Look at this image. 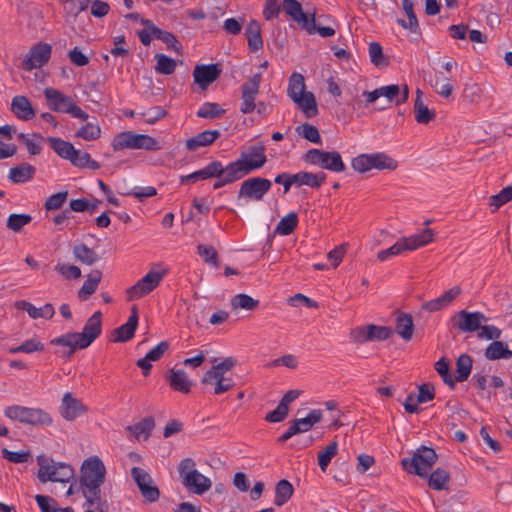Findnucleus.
<instances>
[{
	"mask_svg": "<svg viewBox=\"0 0 512 512\" xmlns=\"http://www.w3.org/2000/svg\"><path fill=\"white\" fill-rule=\"evenodd\" d=\"M106 468L98 456L87 458L80 469V488L85 498L84 506L93 507L99 500L101 486L105 482Z\"/></svg>",
	"mask_w": 512,
	"mask_h": 512,
	"instance_id": "1",
	"label": "nucleus"
},
{
	"mask_svg": "<svg viewBox=\"0 0 512 512\" xmlns=\"http://www.w3.org/2000/svg\"><path fill=\"white\" fill-rule=\"evenodd\" d=\"M305 89L304 76L293 72L288 80L287 94L307 118H313L318 115L316 99L312 92Z\"/></svg>",
	"mask_w": 512,
	"mask_h": 512,
	"instance_id": "2",
	"label": "nucleus"
},
{
	"mask_svg": "<svg viewBox=\"0 0 512 512\" xmlns=\"http://www.w3.org/2000/svg\"><path fill=\"white\" fill-rule=\"evenodd\" d=\"M177 471L182 485L192 494L203 495L212 487L211 479L197 470L196 462L190 457L184 458L179 462Z\"/></svg>",
	"mask_w": 512,
	"mask_h": 512,
	"instance_id": "3",
	"label": "nucleus"
},
{
	"mask_svg": "<svg viewBox=\"0 0 512 512\" xmlns=\"http://www.w3.org/2000/svg\"><path fill=\"white\" fill-rule=\"evenodd\" d=\"M4 414L11 420L31 426H49L53 423L51 415L41 408L12 405L5 409Z\"/></svg>",
	"mask_w": 512,
	"mask_h": 512,
	"instance_id": "4",
	"label": "nucleus"
},
{
	"mask_svg": "<svg viewBox=\"0 0 512 512\" xmlns=\"http://www.w3.org/2000/svg\"><path fill=\"white\" fill-rule=\"evenodd\" d=\"M352 168L359 172L365 173L372 169L394 171L398 167L395 159L384 152L371 154H360L351 161Z\"/></svg>",
	"mask_w": 512,
	"mask_h": 512,
	"instance_id": "5",
	"label": "nucleus"
},
{
	"mask_svg": "<svg viewBox=\"0 0 512 512\" xmlns=\"http://www.w3.org/2000/svg\"><path fill=\"white\" fill-rule=\"evenodd\" d=\"M44 96L50 109L55 112L67 113L83 121L89 118V115L76 105L69 96L64 95L57 89L46 88L44 90Z\"/></svg>",
	"mask_w": 512,
	"mask_h": 512,
	"instance_id": "6",
	"label": "nucleus"
},
{
	"mask_svg": "<svg viewBox=\"0 0 512 512\" xmlns=\"http://www.w3.org/2000/svg\"><path fill=\"white\" fill-rule=\"evenodd\" d=\"M303 160L321 169L340 173L345 171L346 166L342 157L337 151H325L320 149H309L304 155Z\"/></svg>",
	"mask_w": 512,
	"mask_h": 512,
	"instance_id": "7",
	"label": "nucleus"
},
{
	"mask_svg": "<svg viewBox=\"0 0 512 512\" xmlns=\"http://www.w3.org/2000/svg\"><path fill=\"white\" fill-rule=\"evenodd\" d=\"M436 461V452L432 448L422 446L417 449L411 459L404 458L402 460V466L408 473H415L420 477H427L428 471L431 470Z\"/></svg>",
	"mask_w": 512,
	"mask_h": 512,
	"instance_id": "8",
	"label": "nucleus"
},
{
	"mask_svg": "<svg viewBox=\"0 0 512 512\" xmlns=\"http://www.w3.org/2000/svg\"><path fill=\"white\" fill-rule=\"evenodd\" d=\"M156 140L145 134H136L131 131L121 132L113 139L112 146L115 151L130 149H154Z\"/></svg>",
	"mask_w": 512,
	"mask_h": 512,
	"instance_id": "9",
	"label": "nucleus"
},
{
	"mask_svg": "<svg viewBox=\"0 0 512 512\" xmlns=\"http://www.w3.org/2000/svg\"><path fill=\"white\" fill-rule=\"evenodd\" d=\"M487 321L488 318L480 311L460 310L450 318L452 327L463 333L476 332Z\"/></svg>",
	"mask_w": 512,
	"mask_h": 512,
	"instance_id": "10",
	"label": "nucleus"
},
{
	"mask_svg": "<svg viewBox=\"0 0 512 512\" xmlns=\"http://www.w3.org/2000/svg\"><path fill=\"white\" fill-rule=\"evenodd\" d=\"M272 182L261 177H252L244 180L240 186L238 197L251 201H261L271 189Z\"/></svg>",
	"mask_w": 512,
	"mask_h": 512,
	"instance_id": "11",
	"label": "nucleus"
},
{
	"mask_svg": "<svg viewBox=\"0 0 512 512\" xmlns=\"http://www.w3.org/2000/svg\"><path fill=\"white\" fill-rule=\"evenodd\" d=\"M262 75L255 73L241 86L240 111L243 114L252 113L256 109L255 99L259 94Z\"/></svg>",
	"mask_w": 512,
	"mask_h": 512,
	"instance_id": "12",
	"label": "nucleus"
},
{
	"mask_svg": "<svg viewBox=\"0 0 512 512\" xmlns=\"http://www.w3.org/2000/svg\"><path fill=\"white\" fill-rule=\"evenodd\" d=\"M160 284V270L152 269L126 291L128 301L140 299L152 292Z\"/></svg>",
	"mask_w": 512,
	"mask_h": 512,
	"instance_id": "13",
	"label": "nucleus"
},
{
	"mask_svg": "<svg viewBox=\"0 0 512 512\" xmlns=\"http://www.w3.org/2000/svg\"><path fill=\"white\" fill-rule=\"evenodd\" d=\"M52 48L47 43H38L34 45L22 63L25 71H31L44 66L51 57Z\"/></svg>",
	"mask_w": 512,
	"mask_h": 512,
	"instance_id": "14",
	"label": "nucleus"
},
{
	"mask_svg": "<svg viewBox=\"0 0 512 512\" xmlns=\"http://www.w3.org/2000/svg\"><path fill=\"white\" fill-rule=\"evenodd\" d=\"M131 476L136 482L142 496L149 502H154L158 499L160 491L157 486L152 485L150 475L140 467H133L131 469Z\"/></svg>",
	"mask_w": 512,
	"mask_h": 512,
	"instance_id": "15",
	"label": "nucleus"
},
{
	"mask_svg": "<svg viewBox=\"0 0 512 512\" xmlns=\"http://www.w3.org/2000/svg\"><path fill=\"white\" fill-rule=\"evenodd\" d=\"M51 345L60 347L55 351L61 358L69 359L77 349H85L78 338L77 332H68L50 341Z\"/></svg>",
	"mask_w": 512,
	"mask_h": 512,
	"instance_id": "16",
	"label": "nucleus"
},
{
	"mask_svg": "<svg viewBox=\"0 0 512 512\" xmlns=\"http://www.w3.org/2000/svg\"><path fill=\"white\" fill-rule=\"evenodd\" d=\"M102 332V313L96 311L86 321L82 332L78 333V338L81 341L84 348L89 347L101 334Z\"/></svg>",
	"mask_w": 512,
	"mask_h": 512,
	"instance_id": "17",
	"label": "nucleus"
},
{
	"mask_svg": "<svg viewBox=\"0 0 512 512\" xmlns=\"http://www.w3.org/2000/svg\"><path fill=\"white\" fill-rule=\"evenodd\" d=\"M87 410V406H85L81 400L74 397L71 392H66L63 395L60 405V414L65 420L73 421L86 413Z\"/></svg>",
	"mask_w": 512,
	"mask_h": 512,
	"instance_id": "18",
	"label": "nucleus"
},
{
	"mask_svg": "<svg viewBox=\"0 0 512 512\" xmlns=\"http://www.w3.org/2000/svg\"><path fill=\"white\" fill-rule=\"evenodd\" d=\"M222 69L219 64H200L196 65L193 71V78L201 89L205 90L207 87L216 81Z\"/></svg>",
	"mask_w": 512,
	"mask_h": 512,
	"instance_id": "19",
	"label": "nucleus"
},
{
	"mask_svg": "<svg viewBox=\"0 0 512 512\" xmlns=\"http://www.w3.org/2000/svg\"><path fill=\"white\" fill-rule=\"evenodd\" d=\"M138 309L136 306L131 308V315L127 322L118 328H115L112 332L113 342H127L132 339L135 335V331L138 325Z\"/></svg>",
	"mask_w": 512,
	"mask_h": 512,
	"instance_id": "20",
	"label": "nucleus"
},
{
	"mask_svg": "<svg viewBox=\"0 0 512 512\" xmlns=\"http://www.w3.org/2000/svg\"><path fill=\"white\" fill-rule=\"evenodd\" d=\"M222 172V164L219 161L210 162L204 168L195 171L189 175L181 177L182 184L196 183L201 180L213 178Z\"/></svg>",
	"mask_w": 512,
	"mask_h": 512,
	"instance_id": "21",
	"label": "nucleus"
},
{
	"mask_svg": "<svg viewBox=\"0 0 512 512\" xmlns=\"http://www.w3.org/2000/svg\"><path fill=\"white\" fill-rule=\"evenodd\" d=\"M264 147H252L249 153H242L240 160L245 167L246 172H250L261 168L267 161L266 155L264 154Z\"/></svg>",
	"mask_w": 512,
	"mask_h": 512,
	"instance_id": "22",
	"label": "nucleus"
},
{
	"mask_svg": "<svg viewBox=\"0 0 512 512\" xmlns=\"http://www.w3.org/2000/svg\"><path fill=\"white\" fill-rule=\"evenodd\" d=\"M221 133L219 130H205L197 135L189 138L185 147L188 151L194 152L197 151L201 147L210 146L215 140L220 137Z\"/></svg>",
	"mask_w": 512,
	"mask_h": 512,
	"instance_id": "23",
	"label": "nucleus"
},
{
	"mask_svg": "<svg viewBox=\"0 0 512 512\" xmlns=\"http://www.w3.org/2000/svg\"><path fill=\"white\" fill-rule=\"evenodd\" d=\"M167 381L171 388L177 392L188 394L191 391L192 382L184 370L170 369L167 373Z\"/></svg>",
	"mask_w": 512,
	"mask_h": 512,
	"instance_id": "24",
	"label": "nucleus"
},
{
	"mask_svg": "<svg viewBox=\"0 0 512 512\" xmlns=\"http://www.w3.org/2000/svg\"><path fill=\"white\" fill-rule=\"evenodd\" d=\"M15 306L17 309L26 311L32 319H52L55 314L54 306L51 303H46L43 307L37 308L26 300H20L16 302Z\"/></svg>",
	"mask_w": 512,
	"mask_h": 512,
	"instance_id": "25",
	"label": "nucleus"
},
{
	"mask_svg": "<svg viewBox=\"0 0 512 512\" xmlns=\"http://www.w3.org/2000/svg\"><path fill=\"white\" fill-rule=\"evenodd\" d=\"M326 178L327 176L324 172L311 173L301 171L293 174L291 182H294L297 186L306 185L318 189L326 181Z\"/></svg>",
	"mask_w": 512,
	"mask_h": 512,
	"instance_id": "26",
	"label": "nucleus"
},
{
	"mask_svg": "<svg viewBox=\"0 0 512 512\" xmlns=\"http://www.w3.org/2000/svg\"><path fill=\"white\" fill-rule=\"evenodd\" d=\"M434 232L432 229H425L419 234L412 235L410 237L401 238L402 245L405 251H414L420 247H423L433 241Z\"/></svg>",
	"mask_w": 512,
	"mask_h": 512,
	"instance_id": "27",
	"label": "nucleus"
},
{
	"mask_svg": "<svg viewBox=\"0 0 512 512\" xmlns=\"http://www.w3.org/2000/svg\"><path fill=\"white\" fill-rule=\"evenodd\" d=\"M11 111L20 120H30L35 116V111L25 96H15L11 102Z\"/></svg>",
	"mask_w": 512,
	"mask_h": 512,
	"instance_id": "28",
	"label": "nucleus"
},
{
	"mask_svg": "<svg viewBox=\"0 0 512 512\" xmlns=\"http://www.w3.org/2000/svg\"><path fill=\"white\" fill-rule=\"evenodd\" d=\"M423 92L420 89L416 91V98L414 102V115L415 120L419 124H428L430 121L434 120L436 114L434 110L429 109L422 101Z\"/></svg>",
	"mask_w": 512,
	"mask_h": 512,
	"instance_id": "29",
	"label": "nucleus"
},
{
	"mask_svg": "<svg viewBox=\"0 0 512 512\" xmlns=\"http://www.w3.org/2000/svg\"><path fill=\"white\" fill-rule=\"evenodd\" d=\"M36 173V168L27 162H23L9 171L8 179L15 183H26L30 181Z\"/></svg>",
	"mask_w": 512,
	"mask_h": 512,
	"instance_id": "30",
	"label": "nucleus"
},
{
	"mask_svg": "<svg viewBox=\"0 0 512 512\" xmlns=\"http://www.w3.org/2000/svg\"><path fill=\"white\" fill-rule=\"evenodd\" d=\"M102 279V272L98 269L92 270L78 291V298L81 301L87 300L96 290Z\"/></svg>",
	"mask_w": 512,
	"mask_h": 512,
	"instance_id": "31",
	"label": "nucleus"
},
{
	"mask_svg": "<svg viewBox=\"0 0 512 512\" xmlns=\"http://www.w3.org/2000/svg\"><path fill=\"white\" fill-rule=\"evenodd\" d=\"M74 258L81 264L88 266L94 265L100 260V256L93 249L89 248L86 244L80 243L74 245L72 249Z\"/></svg>",
	"mask_w": 512,
	"mask_h": 512,
	"instance_id": "32",
	"label": "nucleus"
},
{
	"mask_svg": "<svg viewBox=\"0 0 512 512\" xmlns=\"http://www.w3.org/2000/svg\"><path fill=\"white\" fill-rule=\"evenodd\" d=\"M395 331L403 340H411L414 331L412 316L404 312L398 313L396 318Z\"/></svg>",
	"mask_w": 512,
	"mask_h": 512,
	"instance_id": "33",
	"label": "nucleus"
},
{
	"mask_svg": "<svg viewBox=\"0 0 512 512\" xmlns=\"http://www.w3.org/2000/svg\"><path fill=\"white\" fill-rule=\"evenodd\" d=\"M155 427V420L152 417H146L134 425L126 427V430L135 437V439L146 440L152 429Z\"/></svg>",
	"mask_w": 512,
	"mask_h": 512,
	"instance_id": "34",
	"label": "nucleus"
},
{
	"mask_svg": "<svg viewBox=\"0 0 512 512\" xmlns=\"http://www.w3.org/2000/svg\"><path fill=\"white\" fill-rule=\"evenodd\" d=\"M246 37L249 49L253 52L260 50L263 47V40L261 36V26L256 20H251L246 29Z\"/></svg>",
	"mask_w": 512,
	"mask_h": 512,
	"instance_id": "35",
	"label": "nucleus"
},
{
	"mask_svg": "<svg viewBox=\"0 0 512 512\" xmlns=\"http://www.w3.org/2000/svg\"><path fill=\"white\" fill-rule=\"evenodd\" d=\"M282 6L284 11L292 17L294 21L301 23L304 28V25H306L310 19V14L303 12L300 2L297 0H284Z\"/></svg>",
	"mask_w": 512,
	"mask_h": 512,
	"instance_id": "36",
	"label": "nucleus"
},
{
	"mask_svg": "<svg viewBox=\"0 0 512 512\" xmlns=\"http://www.w3.org/2000/svg\"><path fill=\"white\" fill-rule=\"evenodd\" d=\"M484 355L488 360L509 359L512 357V351L506 343L495 340L487 346Z\"/></svg>",
	"mask_w": 512,
	"mask_h": 512,
	"instance_id": "37",
	"label": "nucleus"
},
{
	"mask_svg": "<svg viewBox=\"0 0 512 512\" xmlns=\"http://www.w3.org/2000/svg\"><path fill=\"white\" fill-rule=\"evenodd\" d=\"M247 174L248 173L246 172L245 167L239 158L235 162L228 164L225 168L222 166V172H220L219 175H216L215 177H224L226 182L233 183Z\"/></svg>",
	"mask_w": 512,
	"mask_h": 512,
	"instance_id": "38",
	"label": "nucleus"
},
{
	"mask_svg": "<svg viewBox=\"0 0 512 512\" xmlns=\"http://www.w3.org/2000/svg\"><path fill=\"white\" fill-rule=\"evenodd\" d=\"M402 6L408 17V21L398 19L397 23L404 29H408L411 33H420L418 20L413 9V2L411 0H403Z\"/></svg>",
	"mask_w": 512,
	"mask_h": 512,
	"instance_id": "39",
	"label": "nucleus"
},
{
	"mask_svg": "<svg viewBox=\"0 0 512 512\" xmlns=\"http://www.w3.org/2000/svg\"><path fill=\"white\" fill-rule=\"evenodd\" d=\"M47 141L49 142L51 149L65 160H69L72 154L75 153V147L68 141L58 137H48Z\"/></svg>",
	"mask_w": 512,
	"mask_h": 512,
	"instance_id": "40",
	"label": "nucleus"
},
{
	"mask_svg": "<svg viewBox=\"0 0 512 512\" xmlns=\"http://www.w3.org/2000/svg\"><path fill=\"white\" fill-rule=\"evenodd\" d=\"M294 493L292 484L285 479L280 480L275 487L274 504L278 507L286 504Z\"/></svg>",
	"mask_w": 512,
	"mask_h": 512,
	"instance_id": "41",
	"label": "nucleus"
},
{
	"mask_svg": "<svg viewBox=\"0 0 512 512\" xmlns=\"http://www.w3.org/2000/svg\"><path fill=\"white\" fill-rule=\"evenodd\" d=\"M473 359L470 355L461 354L456 360V382H463L468 379L472 369Z\"/></svg>",
	"mask_w": 512,
	"mask_h": 512,
	"instance_id": "42",
	"label": "nucleus"
},
{
	"mask_svg": "<svg viewBox=\"0 0 512 512\" xmlns=\"http://www.w3.org/2000/svg\"><path fill=\"white\" fill-rule=\"evenodd\" d=\"M69 161L73 166L78 168H89L91 170L100 168V164L93 160L89 153L77 149H75V153L72 154Z\"/></svg>",
	"mask_w": 512,
	"mask_h": 512,
	"instance_id": "43",
	"label": "nucleus"
},
{
	"mask_svg": "<svg viewBox=\"0 0 512 512\" xmlns=\"http://www.w3.org/2000/svg\"><path fill=\"white\" fill-rule=\"evenodd\" d=\"M449 480V472L445 469L437 468L428 477V485L434 490H447V484Z\"/></svg>",
	"mask_w": 512,
	"mask_h": 512,
	"instance_id": "44",
	"label": "nucleus"
},
{
	"mask_svg": "<svg viewBox=\"0 0 512 512\" xmlns=\"http://www.w3.org/2000/svg\"><path fill=\"white\" fill-rule=\"evenodd\" d=\"M18 139L22 141L31 155H38L42 151L43 136L37 133L27 135L20 133Z\"/></svg>",
	"mask_w": 512,
	"mask_h": 512,
	"instance_id": "45",
	"label": "nucleus"
},
{
	"mask_svg": "<svg viewBox=\"0 0 512 512\" xmlns=\"http://www.w3.org/2000/svg\"><path fill=\"white\" fill-rule=\"evenodd\" d=\"M322 419V411L318 409L311 410L309 414L300 419H295L293 423L298 426L300 433L309 431L315 424Z\"/></svg>",
	"mask_w": 512,
	"mask_h": 512,
	"instance_id": "46",
	"label": "nucleus"
},
{
	"mask_svg": "<svg viewBox=\"0 0 512 512\" xmlns=\"http://www.w3.org/2000/svg\"><path fill=\"white\" fill-rule=\"evenodd\" d=\"M44 350V344L37 338H31L24 341L21 345L9 348V353H26L41 352Z\"/></svg>",
	"mask_w": 512,
	"mask_h": 512,
	"instance_id": "47",
	"label": "nucleus"
},
{
	"mask_svg": "<svg viewBox=\"0 0 512 512\" xmlns=\"http://www.w3.org/2000/svg\"><path fill=\"white\" fill-rule=\"evenodd\" d=\"M259 305V300L253 299L251 296L240 293L231 299V306L233 309H244L247 311L255 310Z\"/></svg>",
	"mask_w": 512,
	"mask_h": 512,
	"instance_id": "48",
	"label": "nucleus"
},
{
	"mask_svg": "<svg viewBox=\"0 0 512 512\" xmlns=\"http://www.w3.org/2000/svg\"><path fill=\"white\" fill-rule=\"evenodd\" d=\"M298 224V215L291 212L283 217L276 226L275 231L280 235H290Z\"/></svg>",
	"mask_w": 512,
	"mask_h": 512,
	"instance_id": "49",
	"label": "nucleus"
},
{
	"mask_svg": "<svg viewBox=\"0 0 512 512\" xmlns=\"http://www.w3.org/2000/svg\"><path fill=\"white\" fill-rule=\"evenodd\" d=\"M225 114V110L217 103L205 102L197 111V116L204 119H216Z\"/></svg>",
	"mask_w": 512,
	"mask_h": 512,
	"instance_id": "50",
	"label": "nucleus"
},
{
	"mask_svg": "<svg viewBox=\"0 0 512 512\" xmlns=\"http://www.w3.org/2000/svg\"><path fill=\"white\" fill-rule=\"evenodd\" d=\"M160 359V344H157L153 349H151L144 358L139 359L136 362V365L142 369L143 375L146 377L150 374L151 370V361H157Z\"/></svg>",
	"mask_w": 512,
	"mask_h": 512,
	"instance_id": "51",
	"label": "nucleus"
},
{
	"mask_svg": "<svg viewBox=\"0 0 512 512\" xmlns=\"http://www.w3.org/2000/svg\"><path fill=\"white\" fill-rule=\"evenodd\" d=\"M371 62L376 67H386L389 64L388 59L383 54L382 46L378 42H371L368 48Z\"/></svg>",
	"mask_w": 512,
	"mask_h": 512,
	"instance_id": "52",
	"label": "nucleus"
},
{
	"mask_svg": "<svg viewBox=\"0 0 512 512\" xmlns=\"http://www.w3.org/2000/svg\"><path fill=\"white\" fill-rule=\"evenodd\" d=\"M101 135V129L97 123L88 122L76 132L75 136L86 141H94Z\"/></svg>",
	"mask_w": 512,
	"mask_h": 512,
	"instance_id": "53",
	"label": "nucleus"
},
{
	"mask_svg": "<svg viewBox=\"0 0 512 512\" xmlns=\"http://www.w3.org/2000/svg\"><path fill=\"white\" fill-rule=\"evenodd\" d=\"M338 444L336 441L331 442L322 452L318 455V465L322 471H325L330 464L333 457L337 455Z\"/></svg>",
	"mask_w": 512,
	"mask_h": 512,
	"instance_id": "54",
	"label": "nucleus"
},
{
	"mask_svg": "<svg viewBox=\"0 0 512 512\" xmlns=\"http://www.w3.org/2000/svg\"><path fill=\"white\" fill-rule=\"evenodd\" d=\"M315 16H316L315 13L310 14V19L306 23V25H304V29L309 34L318 33L323 38H328V37L333 36L335 34V30L332 27L317 26Z\"/></svg>",
	"mask_w": 512,
	"mask_h": 512,
	"instance_id": "55",
	"label": "nucleus"
},
{
	"mask_svg": "<svg viewBox=\"0 0 512 512\" xmlns=\"http://www.w3.org/2000/svg\"><path fill=\"white\" fill-rule=\"evenodd\" d=\"M296 130L299 133V135H301L306 140L315 144L322 143L320 133L317 127H315L314 125L309 123H303L301 126H298Z\"/></svg>",
	"mask_w": 512,
	"mask_h": 512,
	"instance_id": "56",
	"label": "nucleus"
},
{
	"mask_svg": "<svg viewBox=\"0 0 512 512\" xmlns=\"http://www.w3.org/2000/svg\"><path fill=\"white\" fill-rule=\"evenodd\" d=\"M74 475L72 467L65 463H57L52 474V482H68Z\"/></svg>",
	"mask_w": 512,
	"mask_h": 512,
	"instance_id": "57",
	"label": "nucleus"
},
{
	"mask_svg": "<svg viewBox=\"0 0 512 512\" xmlns=\"http://www.w3.org/2000/svg\"><path fill=\"white\" fill-rule=\"evenodd\" d=\"M512 200V185L503 188L498 194L489 198V205L494 207V211Z\"/></svg>",
	"mask_w": 512,
	"mask_h": 512,
	"instance_id": "58",
	"label": "nucleus"
},
{
	"mask_svg": "<svg viewBox=\"0 0 512 512\" xmlns=\"http://www.w3.org/2000/svg\"><path fill=\"white\" fill-rule=\"evenodd\" d=\"M31 221L32 217L29 214H11L7 219V227L14 232H20Z\"/></svg>",
	"mask_w": 512,
	"mask_h": 512,
	"instance_id": "59",
	"label": "nucleus"
},
{
	"mask_svg": "<svg viewBox=\"0 0 512 512\" xmlns=\"http://www.w3.org/2000/svg\"><path fill=\"white\" fill-rule=\"evenodd\" d=\"M435 370L442 377L445 384L450 388H454L455 380L450 373V364L445 358H441L435 363Z\"/></svg>",
	"mask_w": 512,
	"mask_h": 512,
	"instance_id": "60",
	"label": "nucleus"
},
{
	"mask_svg": "<svg viewBox=\"0 0 512 512\" xmlns=\"http://www.w3.org/2000/svg\"><path fill=\"white\" fill-rule=\"evenodd\" d=\"M68 197V191L64 190L49 196L45 203L44 208L47 211H56L62 208Z\"/></svg>",
	"mask_w": 512,
	"mask_h": 512,
	"instance_id": "61",
	"label": "nucleus"
},
{
	"mask_svg": "<svg viewBox=\"0 0 512 512\" xmlns=\"http://www.w3.org/2000/svg\"><path fill=\"white\" fill-rule=\"evenodd\" d=\"M392 329L387 326L369 324L368 336L371 341H384L392 335Z\"/></svg>",
	"mask_w": 512,
	"mask_h": 512,
	"instance_id": "62",
	"label": "nucleus"
},
{
	"mask_svg": "<svg viewBox=\"0 0 512 512\" xmlns=\"http://www.w3.org/2000/svg\"><path fill=\"white\" fill-rule=\"evenodd\" d=\"M89 2L90 0H66L64 10L67 15L76 18L87 9Z\"/></svg>",
	"mask_w": 512,
	"mask_h": 512,
	"instance_id": "63",
	"label": "nucleus"
},
{
	"mask_svg": "<svg viewBox=\"0 0 512 512\" xmlns=\"http://www.w3.org/2000/svg\"><path fill=\"white\" fill-rule=\"evenodd\" d=\"M35 500L41 510V512H58L59 507L57 501L49 496L36 495Z\"/></svg>",
	"mask_w": 512,
	"mask_h": 512,
	"instance_id": "64",
	"label": "nucleus"
}]
</instances>
